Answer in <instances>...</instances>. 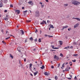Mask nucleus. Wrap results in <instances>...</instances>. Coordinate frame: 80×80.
I'll return each instance as SVG.
<instances>
[{
    "mask_svg": "<svg viewBox=\"0 0 80 80\" xmlns=\"http://www.w3.org/2000/svg\"><path fill=\"white\" fill-rule=\"evenodd\" d=\"M40 13L39 11H37L35 12V17H38L40 16Z\"/></svg>",
    "mask_w": 80,
    "mask_h": 80,
    "instance_id": "nucleus-1",
    "label": "nucleus"
},
{
    "mask_svg": "<svg viewBox=\"0 0 80 80\" xmlns=\"http://www.w3.org/2000/svg\"><path fill=\"white\" fill-rule=\"evenodd\" d=\"M28 3L29 4V5H31V6H33L34 4L33 2H32V1H29L28 2Z\"/></svg>",
    "mask_w": 80,
    "mask_h": 80,
    "instance_id": "nucleus-2",
    "label": "nucleus"
},
{
    "mask_svg": "<svg viewBox=\"0 0 80 80\" xmlns=\"http://www.w3.org/2000/svg\"><path fill=\"white\" fill-rule=\"evenodd\" d=\"M51 47H52V48L53 49H58V48H54V46L53 45V44L52 43H53V42H51Z\"/></svg>",
    "mask_w": 80,
    "mask_h": 80,
    "instance_id": "nucleus-3",
    "label": "nucleus"
},
{
    "mask_svg": "<svg viewBox=\"0 0 80 80\" xmlns=\"http://www.w3.org/2000/svg\"><path fill=\"white\" fill-rule=\"evenodd\" d=\"M79 25V24H78V23L76 24L75 25H74V28H76L78 27Z\"/></svg>",
    "mask_w": 80,
    "mask_h": 80,
    "instance_id": "nucleus-4",
    "label": "nucleus"
},
{
    "mask_svg": "<svg viewBox=\"0 0 80 80\" xmlns=\"http://www.w3.org/2000/svg\"><path fill=\"white\" fill-rule=\"evenodd\" d=\"M2 1H0V7H3V2H1Z\"/></svg>",
    "mask_w": 80,
    "mask_h": 80,
    "instance_id": "nucleus-5",
    "label": "nucleus"
},
{
    "mask_svg": "<svg viewBox=\"0 0 80 80\" xmlns=\"http://www.w3.org/2000/svg\"><path fill=\"white\" fill-rule=\"evenodd\" d=\"M72 18L73 19H76V20H77L78 21H79L80 22V19L78 18Z\"/></svg>",
    "mask_w": 80,
    "mask_h": 80,
    "instance_id": "nucleus-6",
    "label": "nucleus"
},
{
    "mask_svg": "<svg viewBox=\"0 0 80 80\" xmlns=\"http://www.w3.org/2000/svg\"><path fill=\"white\" fill-rule=\"evenodd\" d=\"M15 12L16 13H17L18 14H19V13H20V10H16Z\"/></svg>",
    "mask_w": 80,
    "mask_h": 80,
    "instance_id": "nucleus-7",
    "label": "nucleus"
},
{
    "mask_svg": "<svg viewBox=\"0 0 80 80\" xmlns=\"http://www.w3.org/2000/svg\"><path fill=\"white\" fill-rule=\"evenodd\" d=\"M70 69V67H69V68H67L65 69V71H68V72Z\"/></svg>",
    "mask_w": 80,
    "mask_h": 80,
    "instance_id": "nucleus-8",
    "label": "nucleus"
},
{
    "mask_svg": "<svg viewBox=\"0 0 80 80\" xmlns=\"http://www.w3.org/2000/svg\"><path fill=\"white\" fill-rule=\"evenodd\" d=\"M64 49H66V50H69V49H70V46H68L67 47H65L64 48Z\"/></svg>",
    "mask_w": 80,
    "mask_h": 80,
    "instance_id": "nucleus-9",
    "label": "nucleus"
},
{
    "mask_svg": "<svg viewBox=\"0 0 80 80\" xmlns=\"http://www.w3.org/2000/svg\"><path fill=\"white\" fill-rule=\"evenodd\" d=\"M54 58H55V59H57H57H58L59 58H58V57H57V55H54Z\"/></svg>",
    "mask_w": 80,
    "mask_h": 80,
    "instance_id": "nucleus-10",
    "label": "nucleus"
},
{
    "mask_svg": "<svg viewBox=\"0 0 80 80\" xmlns=\"http://www.w3.org/2000/svg\"><path fill=\"white\" fill-rule=\"evenodd\" d=\"M49 26L50 28H54V27H53V26L52 25L50 24L49 25Z\"/></svg>",
    "mask_w": 80,
    "mask_h": 80,
    "instance_id": "nucleus-11",
    "label": "nucleus"
},
{
    "mask_svg": "<svg viewBox=\"0 0 80 80\" xmlns=\"http://www.w3.org/2000/svg\"><path fill=\"white\" fill-rule=\"evenodd\" d=\"M68 28V26H64L63 28L62 29V30H64V28Z\"/></svg>",
    "mask_w": 80,
    "mask_h": 80,
    "instance_id": "nucleus-12",
    "label": "nucleus"
},
{
    "mask_svg": "<svg viewBox=\"0 0 80 80\" xmlns=\"http://www.w3.org/2000/svg\"><path fill=\"white\" fill-rule=\"evenodd\" d=\"M29 65V68L30 70H31V69H32V63H30Z\"/></svg>",
    "mask_w": 80,
    "mask_h": 80,
    "instance_id": "nucleus-13",
    "label": "nucleus"
},
{
    "mask_svg": "<svg viewBox=\"0 0 80 80\" xmlns=\"http://www.w3.org/2000/svg\"><path fill=\"white\" fill-rule=\"evenodd\" d=\"M73 44L75 45H78V43L76 42H74Z\"/></svg>",
    "mask_w": 80,
    "mask_h": 80,
    "instance_id": "nucleus-14",
    "label": "nucleus"
},
{
    "mask_svg": "<svg viewBox=\"0 0 80 80\" xmlns=\"http://www.w3.org/2000/svg\"><path fill=\"white\" fill-rule=\"evenodd\" d=\"M20 32H21L22 35H23V34H24V32L23 31V30H20Z\"/></svg>",
    "mask_w": 80,
    "mask_h": 80,
    "instance_id": "nucleus-15",
    "label": "nucleus"
},
{
    "mask_svg": "<svg viewBox=\"0 0 80 80\" xmlns=\"http://www.w3.org/2000/svg\"><path fill=\"white\" fill-rule=\"evenodd\" d=\"M44 68H45V66H44V65H42V67H41V69H44Z\"/></svg>",
    "mask_w": 80,
    "mask_h": 80,
    "instance_id": "nucleus-16",
    "label": "nucleus"
},
{
    "mask_svg": "<svg viewBox=\"0 0 80 80\" xmlns=\"http://www.w3.org/2000/svg\"><path fill=\"white\" fill-rule=\"evenodd\" d=\"M37 73H38V72L37 71L35 72H34V76H35L37 74Z\"/></svg>",
    "mask_w": 80,
    "mask_h": 80,
    "instance_id": "nucleus-17",
    "label": "nucleus"
},
{
    "mask_svg": "<svg viewBox=\"0 0 80 80\" xmlns=\"http://www.w3.org/2000/svg\"><path fill=\"white\" fill-rule=\"evenodd\" d=\"M44 74L45 75H48V73L47 72H45L44 73Z\"/></svg>",
    "mask_w": 80,
    "mask_h": 80,
    "instance_id": "nucleus-18",
    "label": "nucleus"
},
{
    "mask_svg": "<svg viewBox=\"0 0 80 80\" xmlns=\"http://www.w3.org/2000/svg\"><path fill=\"white\" fill-rule=\"evenodd\" d=\"M13 44H14V42H12L10 43V45L12 46V45H13Z\"/></svg>",
    "mask_w": 80,
    "mask_h": 80,
    "instance_id": "nucleus-19",
    "label": "nucleus"
},
{
    "mask_svg": "<svg viewBox=\"0 0 80 80\" xmlns=\"http://www.w3.org/2000/svg\"><path fill=\"white\" fill-rule=\"evenodd\" d=\"M48 37L49 38H52V37H53V36H50V35H48Z\"/></svg>",
    "mask_w": 80,
    "mask_h": 80,
    "instance_id": "nucleus-20",
    "label": "nucleus"
},
{
    "mask_svg": "<svg viewBox=\"0 0 80 80\" xmlns=\"http://www.w3.org/2000/svg\"><path fill=\"white\" fill-rule=\"evenodd\" d=\"M60 56L62 57H63V55L62 53L60 54Z\"/></svg>",
    "mask_w": 80,
    "mask_h": 80,
    "instance_id": "nucleus-21",
    "label": "nucleus"
},
{
    "mask_svg": "<svg viewBox=\"0 0 80 80\" xmlns=\"http://www.w3.org/2000/svg\"><path fill=\"white\" fill-rule=\"evenodd\" d=\"M10 57H11L12 58H13V56L12 55V54H10Z\"/></svg>",
    "mask_w": 80,
    "mask_h": 80,
    "instance_id": "nucleus-22",
    "label": "nucleus"
},
{
    "mask_svg": "<svg viewBox=\"0 0 80 80\" xmlns=\"http://www.w3.org/2000/svg\"><path fill=\"white\" fill-rule=\"evenodd\" d=\"M60 45H62V42L61 41L59 42Z\"/></svg>",
    "mask_w": 80,
    "mask_h": 80,
    "instance_id": "nucleus-23",
    "label": "nucleus"
},
{
    "mask_svg": "<svg viewBox=\"0 0 80 80\" xmlns=\"http://www.w3.org/2000/svg\"><path fill=\"white\" fill-rule=\"evenodd\" d=\"M55 80H57V79H58V77H57V76H55Z\"/></svg>",
    "mask_w": 80,
    "mask_h": 80,
    "instance_id": "nucleus-24",
    "label": "nucleus"
},
{
    "mask_svg": "<svg viewBox=\"0 0 80 80\" xmlns=\"http://www.w3.org/2000/svg\"><path fill=\"white\" fill-rule=\"evenodd\" d=\"M30 40H33V38L32 37H31L30 38Z\"/></svg>",
    "mask_w": 80,
    "mask_h": 80,
    "instance_id": "nucleus-25",
    "label": "nucleus"
},
{
    "mask_svg": "<svg viewBox=\"0 0 80 80\" xmlns=\"http://www.w3.org/2000/svg\"><path fill=\"white\" fill-rule=\"evenodd\" d=\"M42 22H43V23L44 24V23L45 24H47V22H46V21H43Z\"/></svg>",
    "mask_w": 80,
    "mask_h": 80,
    "instance_id": "nucleus-26",
    "label": "nucleus"
},
{
    "mask_svg": "<svg viewBox=\"0 0 80 80\" xmlns=\"http://www.w3.org/2000/svg\"><path fill=\"white\" fill-rule=\"evenodd\" d=\"M69 64H70V66H72V62H70Z\"/></svg>",
    "mask_w": 80,
    "mask_h": 80,
    "instance_id": "nucleus-27",
    "label": "nucleus"
},
{
    "mask_svg": "<svg viewBox=\"0 0 80 80\" xmlns=\"http://www.w3.org/2000/svg\"><path fill=\"white\" fill-rule=\"evenodd\" d=\"M73 56L74 57H76V56H78V54H74L73 55Z\"/></svg>",
    "mask_w": 80,
    "mask_h": 80,
    "instance_id": "nucleus-28",
    "label": "nucleus"
},
{
    "mask_svg": "<svg viewBox=\"0 0 80 80\" xmlns=\"http://www.w3.org/2000/svg\"><path fill=\"white\" fill-rule=\"evenodd\" d=\"M27 12H28L27 10H26V11H23V13H27Z\"/></svg>",
    "mask_w": 80,
    "mask_h": 80,
    "instance_id": "nucleus-29",
    "label": "nucleus"
},
{
    "mask_svg": "<svg viewBox=\"0 0 80 80\" xmlns=\"http://www.w3.org/2000/svg\"><path fill=\"white\" fill-rule=\"evenodd\" d=\"M38 42H41V39L39 38V40H38Z\"/></svg>",
    "mask_w": 80,
    "mask_h": 80,
    "instance_id": "nucleus-30",
    "label": "nucleus"
},
{
    "mask_svg": "<svg viewBox=\"0 0 80 80\" xmlns=\"http://www.w3.org/2000/svg\"><path fill=\"white\" fill-rule=\"evenodd\" d=\"M5 20H8V18H4Z\"/></svg>",
    "mask_w": 80,
    "mask_h": 80,
    "instance_id": "nucleus-31",
    "label": "nucleus"
},
{
    "mask_svg": "<svg viewBox=\"0 0 80 80\" xmlns=\"http://www.w3.org/2000/svg\"><path fill=\"white\" fill-rule=\"evenodd\" d=\"M2 42L4 44H5H5H6V42H4V41H2Z\"/></svg>",
    "mask_w": 80,
    "mask_h": 80,
    "instance_id": "nucleus-32",
    "label": "nucleus"
},
{
    "mask_svg": "<svg viewBox=\"0 0 80 80\" xmlns=\"http://www.w3.org/2000/svg\"><path fill=\"white\" fill-rule=\"evenodd\" d=\"M10 38V37H8V38H6V40H8V39H9V38Z\"/></svg>",
    "mask_w": 80,
    "mask_h": 80,
    "instance_id": "nucleus-33",
    "label": "nucleus"
},
{
    "mask_svg": "<svg viewBox=\"0 0 80 80\" xmlns=\"http://www.w3.org/2000/svg\"><path fill=\"white\" fill-rule=\"evenodd\" d=\"M50 21L48 20H47V23H50Z\"/></svg>",
    "mask_w": 80,
    "mask_h": 80,
    "instance_id": "nucleus-34",
    "label": "nucleus"
},
{
    "mask_svg": "<svg viewBox=\"0 0 80 80\" xmlns=\"http://www.w3.org/2000/svg\"><path fill=\"white\" fill-rule=\"evenodd\" d=\"M10 7H11V8H12L13 7V5L12 4H10Z\"/></svg>",
    "mask_w": 80,
    "mask_h": 80,
    "instance_id": "nucleus-35",
    "label": "nucleus"
},
{
    "mask_svg": "<svg viewBox=\"0 0 80 80\" xmlns=\"http://www.w3.org/2000/svg\"><path fill=\"white\" fill-rule=\"evenodd\" d=\"M41 25H42H42H44V23L43 22H41L40 23Z\"/></svg>",
    "mask_w": 80,
    "mask_h": 80,
    "instance_id": "nucleus-36",
    "label": "nucleus"
},
{
    "mask_svg": "<svg viewBox=\"0 0 80 80\" xmlns=\"http://www.w3.org/2000/svg\"><path fill=\"white\" fill-rule=\"evenodd\" d=\"M72 62H76V60L74 59V60H72Z\"/></svg>",
    "mask_w": 80,
    "mask_h": 80,
    "instance_id": "nucleus-37",
    "label": "nucleus"
},
{
    "mask_svg": "<svg viewBox=\"0 0 80 80\" xmlns=\"http://www.w3.org/2000/svg\"><path fill=\"white\" fill-rule=\"evenodd\" d=\"M20 47H18V50L19 52H20V50H19V49H20Z\"/></svg>",
    "mask_w": 80,
    "mask_h": 80,
    "instance_id": "nucleus-38",
    "label": "nucleus"
},
{
    "mask_svg": "<svg viewBox=\"0 0 80 80\" xmlns=\"http://www.w3.org/2000/svg\"><path fill=\"white\" fill-rule=\"evenodd\" d=\"M64 5L65 6H68V4H64Z\"/></svg>",
    "mask_w": 80,
    "mask_h": 80,
    "instance_id": "nucleus-39",
    "label": "nucleus"
},
{
    "mask_svg": "<svg viewBox=\"0 0 80 80\" xmlns=\"http://www.w3.org/2000/svg\"><path fill=\"white\" fill-rule=\"evenodd\" d=\"M4 12L5 13H6V12H7V10H5Z\"/></svg>",
    "mask_w": 80,
    "mask_h": 80,
    "instance_id": "nucleus-40",
    "label": "nucleus"
},
{
    "mask_svg": "<svg viewBox=\"0 0 80 80\" xmlns=\"http://www.w3.org/2000/svg\"><path fill=\"white\" fill-rule=\"evenodd\" d=\"M51 68H54V66H53V65H52L51 66Z\"/></svg>",
    "mask_w": 80,
    "mask_h": 80,
    "instance_id": "nucleus-41",
    "label": "nucleus"
},
{
    "mask_svg": "<svg viewBox=\"0 0 80 80\" xmlns=\"http://www.w3.org/2000/svg\"><path fill=\"white\" fill-rule=\"evenodd\" d=\"M70 30H72V29H71V28H69L68 29V31H70Z\"/></svg>",
    "mask_w": 80,
    "mask_h": 80,
    "instance_id": "nucleus-42",
    "label": "nucleus"
},
{
    "mask_svg": "<svg viewBox=\"0 0 80 80\" xmlns=\"http://www.w3.org/2000/svg\"><path fill=\"white\" fill-rule=\"evenodd\" d=\"M26 42H27V39H26L25 41V42L26 43Z\"/></svg>",
    "mask_w": 80,
    "mask_h": 80,
    "instance_id": "nucleus-43",
    "label": "nucleus"
},
{
    "mask_svg": "<svg viewBox=\"0 0 80 80\" xmlns=\"http://www.w3.org/2000/svg\"><path fill=\"white\" fill-rule=\"evenodd\" d=\"M31 22V20H29L27 21V22Z\"/></svg>",
    "mask_w": 80,
    "mask_h": 80,
    "instance_id": "nucleus-44",
    "label": "nucleus"
},
{
    "mask_svg": "<svg viewBox=\"0 0 80 80\" xmlns=\"http://www.w3.org/2000/svg\"><path fill=\"white\" fill-rule=\"evenodd\" d=\"M60 63H59L58 64V67H60Z\"/></svg>",
    "mask_w": 80,
    "mask_h": 80,
    "instance_id": "nucleus-45",
    "label": "nucleus"
},
{
    "mask_svg": "<svg viewBox=\"0 0 80 80\" xmlns=\"http://www.w3.org/2000/svg\"><path fill=\"white\" fill-rule=\"evenodd\" d=\"M35 42H37V39H36L34 40Z\"/></svg>",
    "mask_w": 80,
    "mask_h": 80,
    "instance_id": "nucleus-46",
    "label": "nucleus"
},
{
    "mask_svg": "<svg viewBox=\"0 0 80 80\" xmlns=\"http://www.w3.org/2000/svg\"><path fill=\"white\" fill-rule=\"evenodd\" d=\"M44 36H45V37H47V36H48V35H47V34H45V35H44Z\"/></svg>",
    "mask_w": 80,
    "mask_h": 80,
    "instance_id": "nucleus-47",
    "label": "nucleus"
},
{
    "mask_svg": "<svg viewBox=\"0 0 80 80\" xmlns=\"http://www.w3.org/2000/svg\"><path fill=\"white\" fill-rule=\"evenodd\" d=\"M22 10H24V9H25V8L24 7H22Z\"/></svg>",
    "mask_w": 80,
    "mask_h": 80,
    "instance_id": "nucleus-48",
    "label": "nucleus"
},
{
    "mask_svg": "<svg viewBox=\"0 0 80 80\" xmlns=\"http://www.w3.org/2000/svg\"><path fill=\"white\" fill-rule=\"evenodd\" d=\"M77 78V77L75 76V77L74 78V79H75V80H76V79H77V78Z\"/></svg>",
    "mask_w": 80,
    "mask_h": 80,
    "instance_id": "nucleus-49",
    "label": "nucleus"
},
{
    "mask_svg": "<svg viewBox=\"0 0 80 80\" xmlns=\"http://www.w3.org/2000/svg\"><path fill=\"white\" fill-rule=\"evenodd\" d=\"M45 1H46L47 2H48V0H45Z\"/></svg>",
    "mask_w": 80,
    "mask_h": 80,
    "instance_id": "nucleus-50",
    "label": "nucleus"
},
{
    "mask_svg": "<svg viewBox=\"0 0 80 80\" xmlns=\"http://www.w3.org/2000/svg\"><path fill=\"white\" fill-rule=\"evenodd\" d=\"M44 6V5H43L42 4V8H43Z\"/></svg>",
    "mask_w": 80,
    "mask_h": 80,
    "instance_id": "nucleus-51",
    "label": "nucleus"
},
{
    "mask_svg": "<svg viewBox=\"0 0 80 80\" xmlns=\"http://www.w3.org/2000/svg\"><path fill=\"white\" fill-rule=\"evenodd\" d=\"M24 62H26V58L24 59Z\"/></svg>",
    "mask_w": 80,
    "mask_h": 80,
    "instance_id": "nucleus-52",
    "label": "nucleus"
},
{
    "mask_svg": "<svg viewBox=\"0 0 80 80\" xmlns=\"http://www.w3.org/2000/svg\"><path fill=\"white\" fill-rule=\"evenodd\" d=\"M33 51H34V52L36 51V49H34Z\"/></svg>",
    "mask_w": 80,
    "mask_h": 80,
    "instance_id": "nucleus-53",
    "label": "nucleus"
},
{
    "mask_svg": "<svg viewBox=\"0 0 80 80\" xmlns=\"http://www.w3.org/2000/svg\"><path fill=\"white\" fill-rule=\"evenodd\" d=\"M39 3H40V4H41V5H42V2H40Z\"/></svg>",
    "mask_w": 80,
    "mask_h": 80,
    "instance_id": "nucleus-54",
    "label": "nucleus"
},
{
    "mask_svg": "<svg viewBox=\"0 0 80 80\" xmlns=\"http://www.w3.org/2000/svg\"><path fill=\"white\" fill-rule=\"evenodd\" d=\"M35 32H36V33H37V32H38V30H36V31H35Z\"/></svg>",
    "mask_w": 80,
    "mask_h": 80,
    "instance_id": "nucleus-55",
    "label": "nucleus"
},
{
    "mask_svg": "<svg viewBox=\"0 0 80 80\" xmlns=\"http://www.w3.org/2000/svg\"><path fill=\"white\" fill-rule=\"evenodd\" d=\"M68 79H69V80H71V78H68Z\"/></svg>",
    "mask_w": 80,
    "mask_h": 80,
    "instance_id": "nucleus-56",
    "label": "nucleus"
},
{
    "mask_svg": "<svg viewBox=\"0 0 80 80\" xmlns=\"http://www.w3.org/2000/svg\"><path fill=\"white\" fill-rule=\"evenodd\" d=\"M30 75L31 76H33V74H32V73H31V74H30Z\"/></svg>",
    "mask_w": 80,
    "mask_h": 80,
    "instance_id": "nucleus-57",
    "label": "nucleus"
},
{
    "mask_svg": "<svg viewBox=\"0 0 80 80\" xmlns=\"http://www.w3.org/2000/svg\"><path fill=\"white\" fill-rule=\"evenodd\" d=\"M1 32H3V30L2 29V30H1Z\"/></svg>",
    "mask_w": 80,
    "mask_h": 80,
    "instance_id": "nucleus-58",
    "label": "nucleus"
},
{
    "mask_svg": "<svg viewBox=\"0 0 80 80\" xmlns=\"http://www.w3.org/2000/svg\"><path fill=\"white\" fill-rule=\"evenodd\" d=\"M73 48V46H71V47H70V48Z\"/></svg>",
    "mask_w": 80,
    "mask_h": 80,
    "instance_id": "nucleus-59",
    "label": "nucleus"
},
{
    "mask_svg": "<svg viewBox=\"0 0 80 80\" xmlns=\"http://www.w3.org/2000/svg\"><path fill=\"white\" fill-rule=\"evenodd\" d=\"M65 65V63H63V65H62V67H63V65Z\"/></svg>",
    "mask_w": 80,
    "mask_h": 80,
    "instance_id": "nucleus-60",
    "label": "nucleus"
},
{
    "mask_svg": "<svg viewBox=\"0 0 80 80\" xmlns=\"http://www.w3.org/2000/svg\"><path fill=\"white\" fill-rule=\"evenodd\" d=\"M7 33H8V31H6V34H7Z\"/></svg>",
    "mask_w": 80,
    "mask_h": 80,
    "instance_id": "nucleus-61",
    "label": "nucleus"
},
{
    "mask_svg": "<svg viewBox=\"0 0 80 80\" xmlns=\"http://www.w3.org/2000/svg\"><path fill=\"white\" fill-rule=\"evenodd\" d=\"M5 2H6V3H7V1H5Z\"/></svg>",
    "mask_w": 80,
    "mask_h": 80,
    "instance_id": "nucleus-62",
    "label": "nucleus"
},
{
    "mask_svg": "<svg viewBox=\"0 0 80 80\" xmlns=\"http://www.w3.org/2000/svg\"><path fill=\"white\" fill-rule=\"evenodd\" d=\"M30 12V13H32V11L31 10H29Z\"/></svg>",
    "mask_w": 80,
    "mask_h": 80,
    "instance_id": "nucleus-63",
    "label": "nucleus"
},
{
    "mask_svg": "<svg viewBox=\"0 0 80 80\" xmlns=\"http://www.w3.org/2000/svg\"><path fill=\"white\" fill-rule=\"evenodd\" d=\"M49 30H50V28H49Z\"/></svg>",
    "mask_w": 80,
    "mask_h": 80,
    "instance_id": "nucleus-64",
    "label": "nucleus"
}]
</instances>
